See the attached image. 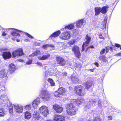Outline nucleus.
Returning <instances> with one entry per match:
<instances>
[{"instance_id":"nucleus-54","label":"nucleus","mask_w":121,"mask_h":121,"mask_svg":"<svg viewBox=\"0 0 121 121\" xmlns=\"http://www.w3.org/2000/svg\"><path fill=\"white\" fill-rule=\"evenodd\" d=\"M115 45L116 47H119L121 46V45L120 44L117 43H115Z\"/></svg>"},{"instance_id":"nucleus-45","label":"nucleus","mask_w":121,"mask_h":121,"mask_svg":"<svg viewBox=\"0 0 121 121\" xmlns=\"http://www.w3.org/2000/svg\"><path fill=\"white\" fill-rule=\"evenodd\" d=\"M76 40L75 39H72L69 42V44L70 45H73L75 43Z\"/></svg>"},{"instance_id":"nucleus-20","label":"nucleus","mask_w":121,"mask_h":121,"mask_svg":"<svg viewBox=\"0 0 121 121\" xmlns=\"http://www.w3.org/2000/svg\"><path fill=\"white\" fill-rule=\"evenodd\" d=\"M50 56V54L48 53L46 55H43L42 56H39L38 57V58L39 60H44L48 59Z\"/></svg>"},{"instance_id":"nucleus-44","label":"nucleus","mask_w":121,"mask_h":121,"mask_svg":"<svg viewBox=\"0 0 121 121\" xmlns=\"http://www.w3.org/2000/svg\"><path fill=\"white\" fill-rule=\"evenodd\" d=\"M87 46V44H86L85 43H83L82 46V49L81 50L82 52H83L84 51L86 47Z\"/></svg>"},{"instance_id":"nucleus-48","label":"nucleus","mask_w":121,"mask_h":121,"mask_svg":"<svg viewBox=\"0 0 121 121\" xmlns=\"http://www.w3.org/2000/svg\"><path fill=\"white\" fill-rule=\"evenodd\" d=\"M32 62V60H30L28 61H27L26 63V64L27 65H28L31 64Z\"/></svg>"},{"instance_id":"nucleus-25","label":"nucleus","mask_w":121,"mask_h":121,"mask_svg":"<svg viewBox=\"0 0 121 121\" xmlns=\"http://www.w3.org/2000/svg\"><path fill=\"white\" fill-rule=\"evenodd\" d=\"M58 73V70L56 69H54L53 70L50 71H49V74L51 76H56Z\"/></svg>"},{"instance_id":"nucleus-30","label":"nucleus","mask_w":121,"mask_h":121,"mask_svg":"<svg viewBox=\"0 0 121 121\" xmlns=\"http://www.w3.org/2000/svg\"><path fill=\"white\" fill-rule=\"evenodd\" d=\"M95 15L97 16L99 15L101 12V8L100 7H96L95 8Z\"/></svg>"},{"instance_id":"nucleus-14","label":"nucleus","mask_w":121,"mask_h":121,"mask_svg":"<svg viewBox=\"0 0 121 121\" xmlns=\"http://www.w3.org/2000/svg\"><path fill=\"white\" fill-rule=\"evenodd\" d=\"M2 55L3 58L5 60L10 59L12 56L11 53L9 52H3Z\"/></svg>"},{"instance_id":"nucleus-53","label":"nucleus","mask_w":121,"mask_h":121,"mask_svg":"<svg viewBox=\"0 0 121 121\" xmlns=\"http://www.w3.org/2000/svg\"><path fill=\"white\" fill-rule=\"evenodd\" d=\"M99 38L100 39H104V38L103 37V36H102V34H99Z\"/></svg>"},{"instance_id":"nucleus-61","label":"nucleus","mask_w":121,"mask_h":121,"mask_svg":"<svg viewBox=\"0 0 121 121\" xmlns=\"http://www.w3.org/2000/svg\"><path fill=\"white\" fill-rule=\"evenodd\" d=\"M94 69H90L88 70H89L91 72H93L94 71Z\"/></svg>"},{"instance_id":"nucleus-21","label":"nucleus","mask_w":121,"mask_h":121,"mask_svg":"<svg viewBox=\"0 0 121 121\" xmlns=\"http://www.w3.org/2000/svg\"><path fill=\"white\" fill-rule=\"evenodd\" d=\"M105 48V49L103 48L102 49L100 52V54L102 55L105 53V52H106V53H107L109 51V48L111 49H112L111 47H106Z\"/></svg>"},{"instance_id":"nucleus-1","label":"nucleus","mask_w":121,"mask_h":121,"mask_svg":"<svg viewBox=\"0 0 121 121\" xmlns=\"http://www.w3.org/2000/svg\"><path fill=\"white\" fill-rule=\"evenodd\" d=\"M67 114L68 115L72 116L75 114L77 109L72 103L68 104L66 105Z\"/></svg>"},{"instance_id":"nucleus-27","label":"nucleus","mask_w":121,"mask_h":121,"mask_svg":"<svg viewBox=\"0 0 121 121\" xmlns=\"http://www.w3.org/2000/svg\"><path fill=\"white\" fill-rule=\"evenodd\" d=\"M71 80L72 82L74 83H77L78 82L79 79L76 77L72 75L71 77Z\"/></svg>"},{"instance_id":"nucleus-29","label":"nucleus","mask_w":121,"mask_h":121,"mask_svg":"<svg viewBox=\"0 0 121 121\" xmlns=\"http://www.w3.org/2000/svg\"><path fill=\"white\" fill-rule=\"evenodd\" d=\"M61 33L60 30H58L55 32L53 34L51 35L50 36V38L51 37H56L58 36L59 34Z\"/></svg>"},{"instance_id":"nucleus-31","label":"nucleus","mask_w":121,"mask_h":121,"mask_svg":"<svg viewBox=\"0 0 121 121\" xmlns=\"http://www.w3.org/2000/svg\"><path fill=\"white\" fill-rule=\"evenodd\" d=\"M40 54V51L39 50H37L31 54L29 55V56L33 57L35 56L39 55Z\"/></svg>"},{"instance_id":"nucleus-22","label":"nucleus","mask_w":121,"mask_h":121,"mask_svg":"<svg viewBox=\"0 0 121 121\" xmlns=\"http://www.w3.org/2000/svg\"><path fill=\"white\" fill-rule=\"evenodd\" d=\"M16 69V67L13 63L10 64L9 66V70L11 71H15Z\"/></svg>"},{"instance_id":"nucleus-43","label":"nucleus","mask_w":121,"mask_h":121,"mask_svg":"<svg viewBox=\"0 0 121 121\" xmlns=\"http://www.w3.org/2000/svg\"><path fill=\"white\" fill-rule=\"evenodd\" d=\"M87 121H92L90 119L88 120ZM94 121H101V120L99 117H96L94 118Z\"/></svg>"},{"instance_id":"nucleus-58","label":"nucleus","mask_w":121,"mask_h":121,"mask_svg":"<svg viewBox=\"0 0 121 121\" xmlns=\"http://www.w3.org/2000/svg\"><path fill=\"white\" fill-rule=\"evenodd\" d=\"M63 74V75L64 76H66L67 75V73L66 72H64L63 73H62Z\"/></svg>"},{"instance_id":"nucleus-33","label":"nucleus","mask_w":121,"mask_h":121,"mask_svg":"<svg viewBox=\"0 0 121 121\" xmlns=\"http://www.w3.org/2000/svg\"><path fill=\"white\" fill-rule=\"evenodd\" d=\"M5 115L4 109L2 108H0V117H4Z\"/></svg>"},{"instance_id":"nucleus-15","label":"nucleus","mask_w":121,"mask_h":121,"mask_svg":"<svg viewBox=\"0 0 121 121\" xmlns=\"http://www.w3.org/2000/svg\"><path fill=\"white\" fill-rule=\"evenodd\" d=\"M53 121H65L64 117L59 115H55L53 119Z\"/></svg>"},{"instance_id":"nucleus-8","label":"nucleus","mask_w":121,"mask_h":121,"mask_svg":"<svg viewBox=\"0 0 121 121\" xmlns=\"http://www.w3.org/2000/svg\"><path fill=\"white\" fill-rule=\"evenodd\" d=\"M70 32L69 31H67L61 33L60 36V38L62 39L67 40L70 39Z\"/></svg>"},{"instance_id":"nucleus-41","label":"nucleus","mask_w":121,"mask_h":121,"mask_svg":"<svg viewBox=\"0 0 121 121\" xmlns=\"http://www.w3.org/2000/svg\"><path fill=\"white\" fill-rule=\"evenodd\" d=\"M9 112L10 113H12L13 112V105L11 104H10V106L9 107Z\"/></svg>"},{"instance_id":"nucleus-19","label":"nucleus","mask_w":121,"mask_h":121,"mask_svg":"<svg viewBox=\"0 0 121 121\" xmlns=\"http://www.w3.org/2000/svg\"><path fill=\"white\" fill-rule=\"evenodd\" d=\"M74 26V25L73 24H71L65 26L64 28L62 29L61 30L62 31H65L66 30V29H68L69 30H71L73 29Z\"/></svg>"},{"instance_id":"nucleus-37","label":"nucleus","mask_w":121,"mask_h":121,"mask_svg":"<svg viewBox=\"0 0 121 121\" xmlns=\"http://www.w3.org/2000/svg\"><path fill=\"white\" fill-rule=\"evenodd\" d=\"M31 105L30 104H28L25 106L24 109L26 110L29 111L31 109Z\"/></svg>"},{"instance_id":"nucleus-59","label":"nucleus","mask_w":121,"mask_h":121,"mask_svg":"<svg viewBox=\"0 0 121 121\" xmlns=\"http://www.w3.org/2000/svg\"><path fill=\"white\" fill-rule=\"evenodd\" d=\"M49 47L53 48L54 47V46L53 45L50 44L49 45Z\"/></svg>"},{"instance_id":"nucleus-56","label":"nucleus","mask_w":121,"mask_h":121,"mask_svg":"<svg viewBox=\"0 0 121 121\" xmlns=\"http://www.w3.org/2000/svg\"><path fill=\"white\" fill-rule=\"evenodd\" d=\"M108 119L109 120H111L112 119V117L111 116H109L108 117Z\"/></svg>"},{"instance_id":"nucleus-64","label":"nucleus","mask_w":121,"mask_h":121,"mask_svg":"<svg viewBox=\"0 0 121 121\" xmlns=\"http://www.w3.org/2000/svg\"><path fill=\"white\" fill-rule=\"evenodd\" d=\"M47 121H52V120H47Z\"/></svg>"},{"instance_id":"nucleus-63","label":"nucleus","mask_w":121,"mask_h":121,"mask_svg":"<svg viewBox=\"0 0 121 121\" xmlns=\"http://www.w3.org/2000/svg\"><path fill=\"white\" fill-rule=\"evenodd\" d=\"M20 41V40L19 39H17V42H19Z\"/></svg>"},{"instance_id":"nucleus-51","label":"nucleus","mask_w":121,"mask_h":121,"mask_svg":"<svg viewBox=\"0 0 121 121\" xmlns=\"http://www.w3.org/2000/svg\"><path fill=\"white\" fill-rule=\"evenodd\" d=\"M90 48H94V47L93 46V45H92L90 47H88L87 48V49L86 50V52H87V50H88V49Z\"/></svg>"},{"instance_id":"nucleus-32","label":"nucleus","mask_w":121,"mask_h":121,"mask_svg":"<svg viewBox=\"0 0 121 121\" xmlns=\"http://www.w3.org/2000/svg\"><path fill=\"white\" fill-rule=\"evenodd\" d=\"M86 42L84 43H85V44L87 45L90 42L91 39V37L90 36L88 35V34H87L86 35Z\"/></svg>"},{"instance_id":"nucleus-3","label":"nucleus","mask_w":121,"mask_h":121,"mask_svg":"<svg viewBox=\"0 0 121 121\" xmlns=\"http://www.w3.org/2000/svg\"><path fill=\"white\" fill-rule=\"evenodd\" d=\"M85 89L83 86L79 85L75 87V90L77 95L81 96H84L85 93Z\"/></svg>"},{"instance_id":"nucleus-10","label":"nucleus","mask_w":121,"mask_h":121,"mask_svg":"<svg viewBox=\"0 0 121 121\" xmlns=\"http://www.w3.org/2000/svg\"><path fill=\"white\" fill-rule=\"evenodd\" d=\"M73 51L74 52L76 56L78 58H79L81 56L79 52V48L78 47L74 46L73 47L72 49Z\"/></svg>"},{"instance_id":"nucleus-11","label":"nucleus","mask_w":121,"mask_h":121,"mask_svg":"<svg viewBox=\"0 0 121 121\" xmlns=\"http://www.w3.org/2000/svg\"><path fill=\"white\" fill-rule=\"evenodd\" d=\"M56 59L57 62L60 65L64 66L65 65V61L63 58L60 56H57Z\"/></svg>"},{"instance_id":"nucleus-50","label":"nucleus","mask_w":121,"mask_h":121,"mask_svg":"<svg viewBox=\"0 0 121 121\" xmlns=\"http://www.w3.org/2000/svg\"><path fill=\"white\" fill-rule=\"evenodd\" d=\"M37 65L39 66H43V65L41 63L39 62H37L36 63Z\"/></svg>"},{"instance_id":"nucleus-24","label":"nucleus","mask_w":121,"mask_h":121,"mask_svg":"<svg viewBox=\"0 0 121 121\" xmlns=\"http://www.w3.org/2000/svg\"><path fill=\"white\" fill-rule=\"evenodd\" d=\"M92 82L91 80L87 81L85 83L86 88L88 89L92 85Z\"/></svg>"},{"instance_id":"nucleus-52","label":"nucleus","mask_w":121,"mask_h":121,"mask_svg":"<svg viewBox=\"0 0 121 121\" xmlns=\"http://www.w3.org/2000/svg\"><path fill=\"white\" fill-rule=\"evenodd\" d=\"M98 105L99 106H100V107H101L102 106V104H101V102L99 100L98 101Z\"/></svg>"},{"instance_id":"nucleus-55","label":"nucleus","mask_w":121,"mask_h":121,"mask_svg":"<svg viewBox=\"0 0 121 121\" xmlns=\"http://www.w3.org/2000/svg\"><path fill=\"white\" fill-rule=\"evenodd\" d=\"M7 35V34L5 33L4 32L2 33V35L3 36H5Z\"/></svg>"},{"instance_id":"nucleus-4","label":"nucleus","mask_w":121,"mask_h":121,"mask_svg":"<svg viewBox=\"0 0 121 121\" xmlns=\"http://www.w3.org/2000/svg\"><path fill=\"white\" fill-rule=\"evenodd\" d=\"M65 93V88L61 87L59 88L57 91H55L54 95L56 97H60L64 95Z\"/></svg>"},{"instance_id":"nucleus-57","label":"nucleus","mask_w":121,"mask_h":121,"mask_svg":"<svg viewBox=\"0 0 121 121\" xmlns=\"http://www.w3.org/2000/svg\"><path fill=\"white\" fill-rule=\"evenodd\" d=\"M94 64L97 67H98L99 64L97 62H95L94 63Z\"/></svg>"},{"instance_id":"nucleus-16","label":"nucleus","mask_w":121,"mask_h":121,"mask_svg":"<svg viewBox=\"0 0 121 121\" xmlns=\"http://www.w3.org/2000/svg\"><path fill=\"white\" fill-rule=\"evenodd\" d=\"M84 101V99L82 98H78L77 100H73V102L77 105L81 104Z\"/></svg>"},{"instance_id":"nucleus-7","label":"nucleus","mask_w":121,"mask_h":121,"mask_svg":"<svg viewBox=\"0 0 121 121\" xmlns=\"http://www.w3.org/2000/svg\"><path fill=\"white\" fill-rule=\"evenodd\" d=\"M41 93L42 94V98L44 101H47L50 99V95L47 90L43 89Z\"/></svg>"},{"instance_id":"nucleus-42","label":"nucleus","mask_w":121,"mask_h":121,"mask_svg":"<svg viewBox=\"0 0 121 121\" xmlns=\"http://www.w3.org/2000/svg\"><path fill=\"white\" fill-rule=\"evenodd\" d=\"M49 72L48 70H46L43 73V75L46 79H47V78L48 77V73Z\"/></svg>"},{"instance_id":"nucleus-13","label":"nucleus","mask_w":121,"mask_h":121,"mask_svg":"<svg viewBox=\"0 0 121 121\" xmlns=\"http://www.w3.org/2000/svg\"><path fill=\"white\" fill-rule=\"evenodd\" d=\"M53 107L55 110L58 113H61L63 110V108L58 105L55 104L53 105Z\"/></svg>"},{"instance_id":"nucleus-36","label":"nucleus","mask_w":121,"mask_h":121,"mask_svg":"<svg viewBox=\"0 0 121 121\" xmlns=\"http://www.w3.org/2000/svg\"><path fill=\"white\" fill-rule=\"evenodd\" d=\"M48 81L50 83L51 85L52 86H54L55 84V83L54 82L53 80L51 78H48L47 79Z\"/></svg>"},{"instance_id":"nucleus-60","label":"nucleus","mask_w":121,"mask_h":121,"mask_svg":"<svg viewBox=\"0 0 121 121\" xmlns=\"http://www.w3.org/2000/svg\"><path fill=\"white\" fill-rule=\"evenodd\" d=\"M116 55L118 56H121V52L119 53L116 54Z\"/></svg>"},{"instance_id":"nucleus-9","label":"nucleus","mask_w":121,"mask_h":121,"mask_svg":"<svg viewBox=\"0 0 121 121\" xmlns=\"http://www.w3.org/2000/svg\"><path fill=\"white\" fill-rule=\"evenodd\" d=\"M97 104L96 99H92L90 100L89 102L85 104L84 107L86 108H89L93 106V105H95Z\"/></svg>"},{"instance_id":"nucleus-2","label":"nucleus","mask_w":121,"mask_h":121,"mask_svg":"<svg viewBox=\"0 0 121 121\" xmlns=\"http://www.w3.org/2000/svg\"><path fill=\"white\" fill-rule=\"evenodd\" d=\"M86 21L83 19H78L76 22V26L77 27V29H76L73 30V32L74 33L79 32V29L81 28L85 24Z\"/></svg>"},{"instance_id":"nucleus-38","label":"nucleus","mask_w":121,"mask_h":121,"mask_svg":"<svg viewBox=\"0 0 121 121\" xmlns=\"http://www.w3.org/2000/svg\"><path fill=\"white\" fill-rule=\"evenodd\" d=\"M23 110V107L21 106L19 107V108L17 109V112L18 113H22Z\"/></svg>"},{"instance_id":"nucleus-12","label":"nucleus","mask_w":121,"mask_h":121,"mask_svg":"<svg viewBox=\"0 0 121 121\" xmlns=\"http://www.w3.org/2000/svg\"><path fill=\"white\" fill-rule=\"evenodd\" d=\"M7 70L6 69H2L0 71V78L4 81L6 80L7 77Z\"/></svg>"},{"instance_id":"nucleus-6","label":"nucleus","mask_w":121,"mask_h":121,"mask_svg":"<svg viewBox=\"0 0 121 121\" xmlns=\"http://www.w3.org/2000/svg\"><path fill=\"white\" fill-rule=\"evenodd\" d=\"M24 54L22 49L19 48L12 53L13 58H16L17 56H21Z\"/></svg>"},{"instance_id":"nucleus-17","label":"nucleus","mask_w":121,"mask_h":121,"mask_svg":"<svg viewBox=\"0 0 121 121\" xmlns=\"http://www.w3.org/2000/svg\"><path fill=\"white\" fill-rule=\"evenodd\" d=\"M40 102V99L39 98H37L36 99H35L32 103V105L33 107L34 108H36L39 104Z\"/></svg>"},{"instance_id":"nucleus-34","label":"nucleus","mask_w":121,"mask_h":121,"mask_svg":"<svg viewBox=\"0 0 121 121\" xmlns=\"http://www.w3.org/2000/svg\"><path fill=\"white\" fill-rule=\"evenodd\" d=\"M31 117V115L30 113L28 112H25V119H28L30 118Z\"/></svg>"},{"instance_id":"nucleus-46","label":"nucleus","mask_w":121,"mask_h":121,"mask_svg":"<svg viewBox=\"0 0 121 121\" xmlns=\"http://www.w3.org/2000/svg\"><path fill=\"white\" fill-rule=\"evenodd\" d=\"M107 19L106 18H105L104 19V24L103 25V27L104 28H105L106 26V24L107 23Z\"/></svg>"},{"instance_id":"nucleus-35","label":"nucleus","mask_w":121,"mask_h":121,"mask_svg":"<svg viewBox=\"0 0 121 121\" xmlns=\"http://www.w3.org/2000/svg\"><path fill=\"white\" fill-rule=\"evenodd\" d=\"M99 59L104 62H106L107 58L104 56L103 55L99 57Z\"/></svg>"},{"instance_id":"nucleus-39","label":"nucleus","mask_w":121,"mask_h":121,"mask_svg":"<svg viewBox=\"0 0 121 121\" xmlns=\"http://www.w3.org/2000/svg\"><path fill=\"white\" fill-rule=\"evenodd\" d=\"M14 108L15 109V111L17 112V109L19 108V107L21 105H19L17 104H13Z\"/></svg>"},{"instance_id":"nucleus-40","label":"nucleus","mask_w":121,"mask_h":121,"mask_svg":"<svg viewBox=\"0 0 121 121\" xmlns=\"http://www.w3.org/2000/svg\"><path fill=\"white\" fill-rule=\"evenodd\" d=\"M14 108L15 109V111L17 112V109L19 108V107L21 105H19L17 104H13Z\"/></svg>"},{"instance_id":"nucleus-26","label":"nucleus","mask_w":121,"mask_h":121,"mask_svg":"<svg viewBox=\"0 0 121 121\" xmlns=\"http://www.w3.org/2000/svg\"><path fill=\"white\" fill-rule=\"evenodd\" d=\"M108 8V6H107L101 8V13L103 14L107 12Z\"/></svg>"},{"instance_id":"nucleus-23","label":"nucleus","mask_w":121,"mask_h":121,"mask_svg":"<svg viewBox=\"0 0 121 121\" xmlns=\"http://www.w3.org/2000/svg\"><path fill=\"white\" fill-rule=\"evenodd\" d=\"M33 117L35 118V120H39L40 117L39 113L38 112H37L36 111H34V112L33 114Z\"/></svg>"},{"instance_id":"nucleus-49","label":"nucleus","mask_w":121,"mask_h":121,"mask_svg":"<svg viewBox=\"0 0 121 121\" xmlns=\"http://www.w3.org/2000/svg\"><path fill=\"white\" fill-rule=\"evenodd\" d=\"M26 34L28 37H29V38H31V39H33V37L32 36H31V35H30L29 34H28L27 33H26Z\"/></svg>"},{"instance_id":"nucleus-47","label":"nucleus","mask_w":121,"mask_h":121,"mask_svg":"<svg viewBox=\"0 0 121 121\" xmlns=\"http://www.w3.org/2000/svg\"><path fill=\"white\" fill-rule=\"evenodd\" d=\"M49 47V44H45L43 45V48L44 49H45L47 48H48Z\"/></svg>"},{"instance_id":"nucleus-28","label":"nucleus","mask_w":121,"mask_h":121,"mask_svg":"<svg viewBox=\"0 0 121 121\" xmlns=\"http://www.w3.org/2000/svg\"><path fill=\"white\" fill-rule=\"evenodd\" d=\"M7 97L5 95H2L0 96V104H3L5 102Z\"/></svg>"},{"instance_id":"nucleus-5","label":"nucleus","mask_w":121,"mask_h":121,"mask_svg":"<svg viewBox=\"0 0 121 121\" xmlns=\"http://www.w3.org/2000/svg\"><path fill=\"white\" fill-rule=\"evenodd\" d=\"M39 110L40 113L44 117L47 116L49 114V111L48 108L45 105H43L41 107Z\"/></svg>"},{"instance_id":"nucleus-62","label":"nucleus","mask_w":121,"mask_h":121,"mask_svg":"<svg viewBox=\"0 0 121 121\" xmlns=\"http://www.w3.org/2000/svg\"><path fill=\"white\" fill-rule=\"evenodd\" d=\"M19 61L21 62H23L24 61V60H23L22 59H19Z\"/></svg>"},{"instance_id":"nucleus-18","label":"nucleus","mask_w":121,"mask_h":121,"mask_svg":"<svg viewBox=\"0 0 121 121\" xmlns=\"http://www.w3.org/2000/svg\"><path fill=\"white\" fill-rule=\"evenodd\" d=\"M10 29L11 30H12L13 31L11 32V34L13 36H19L20 35V34L17 32H22L20 30L16 29L11 28Z\"/></svg>"}]
</instances>
